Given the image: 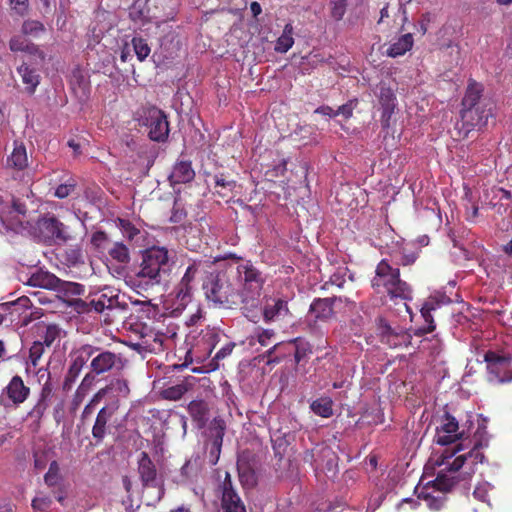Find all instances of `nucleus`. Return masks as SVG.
<instances>
[{"label": "nucleus", "instance_id": "obj_1", "mask_svg": "<svg viewBox=\"0 0 512 512\" xmlns=\"http://www.w3.org/2000/svg\"><path fill=\"white\" fill-rule=\"evenodd\" d=\"M232 278H234V267L232 266L209 273L203 282L206 298L224 308H233L240 305L242 307L243 302L239 289L234 287Z\"/></svg>", "mask_w": 512, "mask_h": 512}, {"label": "nucleus", "instance_id": "obj_2", "mask_svg": "<svg viewBox=\"0 0 512 512\" xmlns=\"http://www.w3.org/2000/svg\"><path fill=\"white\" fill-rule=\"evenodd\" d=\"M234 277L241 286L239 290L243 302L241 309L248 311L258 307L265 284L263 273L251 261H245L234 268Z\"/></svg>", "mask_w": 512, "mask_h": 512}, {"label": "nucleus", "instance_id": "obj_3", "mask_svg": "<svg viewBox=\"0 0 512 512\" xmlns=\"http://www.w3.org/2000/svg\"><path fill=\"white\" fill-rule=\"evenodd\" d=\"M171 270L169 252L164 247L153 246L142 254V261L135 273L139 284H159Z\"/></svg>", "mask_w": 512, "mask_h": 512}, {"label": "nucleus", "instance_id": "obj_4", "mask_svg": "<svg viewBox=\"0 0 512 512\" xmlns=\"http://www.w3.org/2000/svg\"><path fill=\"white\" fill-rule=\"evenodd\" d=\"M371 285L377 292L383 288L392 300H410L412 298L410 285L401 279L399 268L393 267L387 259H382L377 264Z\"/></svg>", "mask_w": 512, "mask_h": 512}, {"label": "nucleus", "instance_id": "obj_5", "mask_svg": "<svg viewBox=\"0 0 512 512\" xmlns=\"http://www.w3.org/2000/svg\"><path fill=\"white\" fill-rule=\"evenodd\" d=\"M450 303V298L445 295L430 296L423 303L420 310L425 325L415 329L414 335L422 337L433 332L436 328L435 318H442L446 314V310L449 308Z\"/></svg>", "mask_w": 512, "mask_h": 512}, {"label": "nucleus", "instance_id": "obj_6", "mask_svg": "<svg viewBox=\"0 0 512 512\" xmlns=\"http://www.w3.org/2000/svg\"><path fill=\"white\" fill-rule=\"evenodd\" d=\"M120 404L117 400L106 403L96 414L91 434L96 444H101L104 439L113 433L118 426L117 412Z\"/></svg>", "mask_w": 512, "mask_h": 512}, {"label": "nucleus", "instance_id": "obj_7", "mask_svg": "<svg viewBox=\"0 0 512 512\" xmlns=\"http://www.w3.org/2000/svg\"><path fill=\"white\" fill-rule=\"evenodd\" d=\"M463 450V444H458L454 449H446L436 460L435 464L437 466L447 465L445 469L441 470L437 477L430 483H428L427 486L432 488L434 492L445 494L452 490V488L458 483L459 477L455 474L457 472H450L449 471V465L451 464L449 462L450 459H452L455 454L459 451Z\"/></svg>", "mask_w": 512, "mask_h": 512}, {"label": "nucleus", "instance_id": "obj_8", "mask_svg": "<svg viewBox=\"0 0 512 512\" xmlns=\"http://www.w3.org/2000/svg\"><path fill=\"white\" fill-rule=\"evenodd\" d=\"M484 361L489 375L500 383L512 381V353L504 350H488Z\"/></svg>", "mask_w": 512, "mask_h": 512}, {"label": "nucleus", "instance_id": "obj_9", "mask_svg": "<svg viewBox=\"0 0 512 512\" xmlns=\"http://www.w3.org/2000/svg\"><path fill=\"white\" fill-rule=\"evenodd\" d=\"M98 350L91 358L90 369L93 374L102 375L108 372L119 373L124 370L128 364V359L123 353L109 350Z\"/></svg>", "mask_w": 512, "mask_h": 512}, {"label": "nucleus", "instance_id": "obj_10", "mask_svg": "<svg viewBox=\"0 0 512 512\" xmlns=\"http://www.w3.org/2000/svg\"><path fill=\"white\" fill-rule=\"evenodd\" d=\"M376 331L380 342L389 348L408 347L412 341V335L408 330L399 325H392L384 317L376 319Z\"/></svg>", "mask_w": 512, "mask_h": 512}, {"label": "nucleus", "instance_id": "obj_11", "mask_svg": "<svg viewBox=\"0 0 512 512\" xmlns=\"http://www.w3.org/2000/svg\"><path fill=\"white\" fill-rule=\"evenodd\" d=\"M142 125L146 126L148 136L152 141L165 142L169 136V122L167 115L161 109L152 106L144 110Z\"/></svg>", "mask_w": 512, "mask_h": 512}, {"label": "nucleus", "instance_id": "obj_12", "mask_svg": "<svg viewBox=\"0 0 512 512\" xmlns=\"http://www.w3.org/2000/svg\"><path fill=\"white\" fill-rule=\"evenodd\" d=\"M37 227L45 241L61 244L72 239L68 226L53 214L41 217L37 221Z\"/></svg>", "mask_w": 512, "mask_h": 512}, {"label": "nucleus", "instance_id": "obj_13", "mask_svg": "<svg viewBox=\"0 0 512 512\" xmlns=\"http://www.w3.org/2000/svg\"><path fill=\"white\" fill-rule=\"evenodd\" d=\"M138 474L143 488H156V500H161L165 493L163 480L158 475L154 462L145 451L140 453L138 459Z\"/></svg>", "mask_w": 512, "mask_h": 512}, {"label": "nucleus", "instance_id": "obj_14", "mask_svg": "<svg viewBox=\"0 0 512 512\" xmlns=\"http://www.w3.org/2000/svg\"><path fill=\"white\" fill-rule=\"evenodd\" d=\"M493 107V103H487L462 108L461 121L463 128H465V136H467L470 131L474 129L480 130L488 124L489 118L494 117Z\"/></svg>", "mask_w": 512, "mask_h": 512}, {"label": "nucleus", "instance_id": "obj_15", "mask_svg": "<svg viewBox=\"0 0 512 512\" xmlns=\"http://www.w3.org/2000/svg\"><path fill=\"white\" fill-rule=\"evenodd\" d=\"M463 434V432H459L457 419L445 411L436 428L435 442L441 446H447L461 439Z\"/></svg>", "mask_w": 512, "mask_h": 512}, {"label": "nucleus", "instance_id": "obj_16", "mask_svg": "<svg viewBox=\"0 0 512 512\" xmlns=\"http://www.w3.org/2000/svg\"><path fill=\"white\" fill-rule=\"evenodd\" d=\"M200 272V265L197 263L190 264L182 276L180 282L176 286V299L181 306H185L191 301L193 289Z\"/></svg>", "mask_w": 512, "mask_h": 512}, {"label": "nucleus", "instance_id": "obj_17", "mask_svg": "<svg viewBox=\"0 0 512 512\" xmlns=\"http://www.w3.org/2000/svg\"><path fill=\"white\" fill-rule=\"evenodd\" d=\"M377 98L382 108L380 121L382 126L387 128L397 106L396 94L392 87L381 81L378 85Z\"/></svg>", "mask_w": 512, "mask_h": 512}, {"label": "nucleus", "instance_id": "obj_18", "mask_svg": "<svg viewBox=\"0 0 512 512\" xmlns=\"http://www.w3.org/2000/svg\"><path fill=\"white\" fill-rule=\"evenodd\" d=\"M482 447L483 445L480 441L475 442L468 453L454 458L452 463L449 465V471L458 472L466 465L468 469L466 474L471 476L475 472L474 467L477 464L482 463L485 458L484 454L481 452Z\"/></svg>", "mask_w": 512, "mask_h": 512}, {"label": "nucleus", "instance_id": "obj_19", "mask_svg": "<svg viewBox=\"0 0 512 512\" xmlns=\"http://www.w3.org/2000/svg\"><path fill=\"white\" fill-rule=\"evenodd\" d=\"M98 350L96 346L92 345H83L78 350V356L73 360L69 369L65 375L63 388L70 389L73 383L76 381L78 376L80 375L86 361L90 359Z\"/></svg>", "mask_w": 512, "mask_h": 512}, {"label": "nucleus", "instance_id": "obj_20", "mask_svg": "<svg viewBox=\"0 0 512 512\" xmlns=\"http://www.w3.org/2000/svg\"><path fill=\"white\" fill-rule=\"evenodd\" d=\"M220 487L223 512H246L245 505L233 486L230 473H225V478Z\"/></svg>", "mask_w": 512, "mask_h": 512}, {"label": "nucleus", "instance_id": "obj_21", "mask_svg": "<svg viewBox=\"0 0 512 512\" xmlns=\"http://www.w3.org/2000/svg\"><path fill=\"white\" fill-rule=\"evenodd\" d=\"M262 314L267 323L286 318L290 314L287 300L277 296L266 297Z\"/></svg>", "mask_w": 512, "mask_h": 512}, {"label": "nucleus", "instance_id": "obj_22", "mask_svg": "<svg viewBox=\"0 0 512 512\" xmlns=\"http://www.w3.org/2000/svg\"><path fill=\"white\" fill-rule=\"evenodd\" d=\"M336 302H342V297L314 299L310 305L308 317H313L315 323L318 320L322 322L331 320L335 315L334 305Z\"/></svg>", "mask_w": 512, "mask_h": 512}, {"label": "nucleus", "instance_id": "obj_23", "mask_svg": "<svg viewBox=\"0 0 512 512\" xmlns=\"http://www.w3.org/2000/svg\"><path fill=\"white\" fill-rule=\"evenodd\" d=\"M3 395L15 407H19L30 396V388L19 375L13 376L3 389Z\"/></svg>", "mask_w": 512, "mask_h": 512}, {"label": "nucleus", "instance_id": "obj_24", "mask_svg": "<svg viewBox=\"0 0 512 512\" xmlns=\"http://www.w3.org/2000/svg\"><path fill=\"white\" fill-rule=\"evenodd\" d=\"M239 481L244 489H252L257 485L255 461L248 453H242L237 459Z\"/></svg>", "mask_w": 512, "mask_h": 512}, {"label": "nucleus", "instance_id": "obj_25", "mask_svg": "<svg viewBox=\"0 0 512 512\" xmlns=\"http://www.w3.org/2000/svg\"><path fill=\"white\" fill-rule=\"evenodd\" d=\"M168 339L167 335L152 327L150 332L141 341L132 343V347L137 351H147L151 353H158L164 350V342Z\"/></svg>", "mask_w": 512, "mask_h": 512}, {"label": "nucleus", "instance_id": "obj_26", "mask_svg": "<svg viewBox=\"0 0 512 512\" xmlns=\"http://www.w3.org/2000/svg\"><path fill=\"white\" fill-rule=\"evenodd\" d=\"M225 430H226V423L222 418L216 417L212 420L210 427H209V433H210V442H211L210 455L214 456V460H213L214 464L219 459V455H220L222 444H223V438L225 435Z\"/></svg>", "mask_w": 512, "mask_h": 512}, {"label": "nucleus", "instance_id": "obj_27", "mask_svg": "<svg viewBox=\"0 0 512 512\" xmlns=\"http://www.w3.org/2000/svg\"><path fill=\"white\" fill-rule=\"evenodd\" d=\"M195 177V171L189 160H180L173 166L169 176L172 184H185L191 182Z\"/></svg>", "mask_w": 512, "mask_h": 512}, {"label": "nucleus", "instance_id": "obj_28", "mask_svg": "<svg viewBox=\"0 0 512 512\" xmlns=\"http://www.w3.org/2000/svg\"><path fill=\"white\" fill-rule=\"evenodd\" d=\"M25 283L29 286L55 291L59 284V278L49 271L39 269L32 273Z\"/></svg>", "mask_w": 512, "mask_h": 512}, {"label": "nucleus", "instance_id": "obj_29", "mask_svg": "<svg viewBox=\"0 0 512 512\" xmlns=\"http://www.w3.org/2000/svg\"><path fill=\"white\" fill-rule=\"evenodd\" d=\"M52 394V386L48 381L43 385L39 398L33 408L27 413V417L39 422L49 407L48 400Z\"/></svg>", "mask_w": 512, "mask_h": 512}, {"label": "nucleus", "instance_id": "obj_30", "mask_svg": "<svg viewBox=\"0 0 512 512\" xmlns=\"http://www.w3.org/2000/svg\"><path fill=\"white\" fill-rule=\"evenodd\" d=\"M9 48L13 52H26L30 55L37 56L40 60L45 59V54L37 45L29 42L22 36H14L9 41Z\"/></svg>", "mask_w": 512, "mask_h": 512}, {"label": "nucleus", "instance_id": "obj_31", "mask_svg": "<svg viewBox=\"0 0 512 512\" xmlns=\"http://www.w3.org/2000/svg\"><path fill=\"white\" fill-rule=\"evenodd\" d=\"M111 400H117L120 404L121 398H127L130 394L128 381L125 378H113L104 387Z\"/></svg>", "mask_w": 512, "mask_h": 512}, {"label": "nucleus", "instance_id": "obj_32", "mask_svg": "<svg viewBox=\"0 0 512 512\" xmlns=\"http://www.w3.org/2000/svg\"><path fill=\"white\" fill-rule=\"evenodd\" d=\"M187 410L193 421L198 424L199 428L205 426L209 415V406L206 401L202 399L192 400L187 405Z\"/></svg>", "mask_w": 512, "mask_h": 512}, {"label": "nucleus", "instance_id": "obj_33", "mask_svg": "<svg viewBox=\"0 0 512 512\" xmlns=\"http://www.w3.org/2000/svg\"><path fill=\"white\" fill-rule=\"evenodd\" d=\"M482 93L483 87L481 84L475 81L470 82L462 99V108L491 103L490 101L481 100Z\"/></svg>", "mask_w": 512, "mask_h": 512}, {"label": "nucleus", "instance_id": "obj_34", "mask_svg": "<svg viewBox=\"0 0 512 512\" xmlns=\"http://www.w3.org/2000/svg\"><path fill=\"white\" fill-rule=\"evenodd\" d=\"M55 291L58 292L59 297L66 303L68 299H74L75 296L83 295L85 293V286L76 282L63 281L59 278V284H57Z\"/></svg>", "mask_w": 512, "mask_h": 512}, {"label": "nucleus", "instance_id": "obj_35", "mask_svg": "<svg viewBox=\"0 0 512 512\" xmlns=\"http://www.w3.org/2000/svg\"><path fill=\"white\" fill-rule=\"evenodd\" d=\"M430 487L426 486L419 494L418 498L422 499L426 506L432 511H440L446 504L447 497L445 494H440L432 490L429 492Z\"/></svg>", "mask_w": 512, "mask_h": 512}, {"label": "nucleus", "instance_id": "obj_36", "mask_svg": "<svg viewBox=\"0 0 512 512\" xmlns=\"http://www.w3.org/2000/svg\"><path fill=\"white\" fill-rule=\"evenodd\" d=\"M193 387V383L190 382L188 379H185L184 381L169 386L165 389H163L160 392V395L163 399L169 400V401H178L180 400L189 390H191Z\"/></svg>", "mask_w": 512, "mask_h": 512}, {"label": "nucleus", "instance_id": "obj_37", "mask_svg": "<svg viewBox=\"0 0 512 512\" xmlns=\"http://www.w3.org/2000/svg\"><path fill=\"white\" fill-rule=\"evenodd\" d=\"M17 72L22 78V82L26 85L25 89L29 94H33L40 83V76L36 71L30 68L26 63H22Z\"/></svg>", "mask_w": 512, "mask_h": 512}, {"label": "nucleus", "instance_id": "obj_38", "mask_svg": "<svg viewBox=\"0 0 512 512\" xmlns=\"http://www.w3.org/2000/svg\"><path fill=\"white\" fill-rule=\"evenodd\" d=\"M7 164L17 170H23L28 166L26 147L23 143H14V149L7 159Z\"/></svg>", "mask_w": 512, "mask_h": 512}, {"label": "nucleus", "instance_id": "obj_39", "mask_svg": "<svg viewBox=\"0 0 512 512\" xmlns=\"http://www.w3.org/2000/svg\"><path fill=\"white\" fill-rule=\"evenodd\" d=\"M413 36L411 33H407L399 37L394 43H392L387 49V55L392 58L404 55L407 51L413 47Z\"/></svg>", "mask_w": 512, "mask_h": 512}, {"label": "nucleus", "instance_id": "obj_40", "mask_svg": "<svg viewBox=\"0 0 512 512\" xmlns=\"http://www.w3.org/2000/svg\"><path fill=\"white\" fill-rule=\"evenodd\" d=\"M219 335L214 330L207 329L206 331H202L200 338L197 341L196 347H202V357H208L211 355L213 349L218 343Z\"/></svg>", "mask_w": 512, "mask_h": 512}, {"label": "nucleus", "instance_id": "obj_41", "mask_svg": "<svg viewBox=\"0 0 512 512\" xmlns=\"http://www.w3.org/2000/svg\"><path fill=\"white\" fill-rule=\"evenodd\" d=\"M300 339L296 338L291 342H288L286 344L283 343H277L274 346H272L269 350H267V356L270 358L272 354L280 347L284 346L286 348H294V358L296 363H300V361L307 355V348L303 345L299 344Z\"/></svg>", "mask_w": 512, "mask_h": 512}, {"label": "nucleus", "instance_id": "obj_42", "mask_svg": "<svg viewBox=\"0 0 512 512\" xmlns=\"http://www.w3.org/2000/svg\"><path fill=\"white\" fill-rule=\"evenodd\" d=\"M312 412L320 417L329 418L333 415V401L329 397H321L310 404Z\"/></svg>", "mask_w": 512, "mask_h": 512}, {"label": "nucleus", "instance_id": "obj_43", "mask_svg": "<svg viewBox=\"0 0 512 512\" xmlns=\"http://www.w3.org/2000/svg\"><path fill=\"white\" fill-rule=\"evenodd\" d=\"M294 44L293 26L287 23L284 26L281 36L277 39L275 44V51L279 53H286Z\"/></svg>", "mask_w": 512, "mask_h": 512}, {"label": "nucleus", "instance_id": "obj_44", "mask_svg": "<svg viewBox=\"0 0 512 512\" xmlns=\"http://www.w3.org/2000/svg\"><path fill=\"white\" fill-rule=\"evenodd\" d=\"M215 193L222 197H231L236 187L235 180H227L223 174L215 176Z\"/></svg>", "mask_w": 512, "mask_h": 512}, {"label": "nucleus", "instance_id": "obj_45", "mask_svg": "<svg viewBox=\"0 0 512 512\" xmlns=\"http://www.w3.org/2000/svg\"><path fill=\"white\" fill-rule=\"evenodd\" d=\"M109 256L121 264H127L130 261V252L126 245L121 242H115L108 251Z\"/></svg>", "mask_w": 512, "mask_h": 512}, {"label": "nucleus", "instance_id": "obj_46", "mask_svg": "<svg viewBox=\"0 0 512 512\" xmlns=\"http://www.w3.org/2000/svg\"><path fill=\"white\" fill-rule=\"evenodd\" d=\"M149 0H135L130 8V16L133 20L145 21L150 19V9L147 7Z\"/></svg>", "mask_w": 512, "mask_h": 512}, {"label": "nucleus", "instance_id": "obj_47", "mask_svg": "<svg viewBox=\"0 0 512 512\" xmlns=\"http://www.w3.org/2000/svg\"><path fill=\"white\" fill-rule=\"evenodd\" d=\"M328 6L330 17L335 21H340L346 14L348 0H329Z\"/></svg>", "mask_w": 512, "mask_h": 512}, {"label": "nucleus", "instance_id": "obj_48", "mask_svg": "<svg viewBox=\"0 0 512 512\" xmlns=\"http://www.w3.org/2000/svg\"><path fill=\"white\" fill-rule=\"evenodd\" d=\"M131 44L137 59L140 62L144 61L149 56L151 48L149 47L147 40L142 37H133Z\"/></svg>", "mask_w": 512, "mask_h": 512}, {"label": "nucleus", "instance_id": "obj_49", "mask_svg": "<svg viewBox=\"0 0 512 512\" xmlns=\"http://www.w3.org/2000/svg\"><path fill=\"white\" fill-rule=\"evenodd\" d=\"M151 328V325L137 319L129 323L130 337H135L137 341H141L150 332Z\"/></svg>", "mask_w": 512, "mask_h": 512}, {"label": "nucleus", "instance_id": "obj_50", "mask_svg": "<svg viewBox=\"0 0 512 512\" xmlns=\"http://www.w3.org/2000/svg\"><path fill=\"white\" fill-rule=\"evenodd\" d=\"M464 189H465L464 200L467 202L465 205L466 220L473 222L478 217L479 207H478L477 203L472 199V192H471L470 188L465 187Z\"/></svg>", "mask_w": 512, "mask_h": 512}, {"label": "nucleus", "instance_id": "obj_51", "mask_svg": "<svg viewBox=\"0 0 512 512\" xmlns=\"http://www.w3.org/2000/svg\"><path fill=\"white\" fill-rule=\"evenodd\" d=\"M60 336V329L55 324H50L46 327L44 334L41 336V339L38 340L41 344H43L46 348H50L53 343Z\"/></svg>", "mask_w": 512, "mask_h": 512}, {"label": "nucleus", "instance_id": "obj_52", "mask_svg": "<svg viewBox=\"0 0 512 512\" xmlns=\"http://www.w3.org/2000/svg\"><path fill=\"white\" fill-rule=\"evenodd\" d=\"M45 31V26L38 20H25L21 27V32L24 35L37 36Z\"/></svg>", "mask_w": 512, "mask_h": 512}, {"label": "nucleus", "instance_id": "obj_53", "mask_svg": "<svg viewBox=\"0 0 512 512\" xmlns=\"http://www.w3.org/2000/svg\"><path fill=\"white\" fill-rule=\"evenodd\" d=\"M90 312L95 311L97 313L104 312L105 309L112 308V299L102 294L97 300L92 299L89 301Z\"/></svg>", "mask_w": 512, "mask_h": 512}, {"label": "nucleus", "instance_id": "obj_54", "mask_svg": "<svg viewBox=\"0 0 512 512\" xmlns=\"http://www.w3.org/2000/svg\"><path fill=\"white\" fill-rule=\"evenodd\" d=\"M187 217V212L184 209L181 201L176 199L172 208V213L169 221L174 224L182 223Z\"/></svg>", "mask_w": 512, "mask_h": 512}, {"label": "nucleus", "instance_id": "obj_55", "mask_svg": "<svg viewBox=\"0 0 512 512\" xmlns=\"http://www.w3.org/2000/svg\"><path fill=\"white\" fill-rule=\"evenodd\" d=\"M64 259L70 266H76L83 263V253L79 247H72L65 251Z\"/></svg>", "mask_w": 512, "mask_h": 512}, {"label": "nucleus", "instance_id": "obj_56", "mask_svg": "<svg viewBox=\"0 0 512 512\" xmlns=\"http://www.w3.org/2000/svg\"><path fill=\"white\" fill-rule=\"evenodd\" d=\"M45 346L38 340L34 341L29 349V361L32 366L36 367L39 364V360L45 352Z\"/></svg>", "mask_w": 512, "mask_h": 512}, {"label": "nucleus", "instance_id": "obj_57", "mask_svg": "<svg viewBox=\"0 0 512 512\" xmlns=\"http://www.w3.org/2000/svg\"><path fill=\"white\" fill-rule=\"evenodd\" d=\"M8 4L13 13L18 16L24 17L29 13V0H8Z\"/></svg>", "mask_w": 512, "mask_h": 512}, {"label": "nucleus", "instance_id": "obj_58", "mask_svg": "<svg viewBox=\"0 0 512 512\" xmlns=\"http://www.w3.org/2000/svg\"><path fill=\"white\" fill-rule=\"evenodd\" d=\"M119 227L123 233V235L129 240H133L135 236H137L140 231L135 227L133 223L126 219H119Z\"/></svg>", "mask_w": 512, "mask_h": 512}, {"label": "nucleus", "instance_id": "obj_59", "mask_svg": "<svg viewBox=\"0 0 512 512\" xmlns=\"http://www.w3.org/2000/svg\"><path fill=\"white\" fill-rule=\"evenodd\" d=\"M66 304L79 314L90 312L89 302L84 301L81 298L68 299L66 300Z\"/></svg>", "mask_w": 512, "mask_h": 512}, {"label": "nucleus", "instance_id": "obj_60", "mask_svg": "<svg viewBox=\"0 0 512 512\" xmlns=\"http://www.w3.org/2000/svg\"><path fill=\"white\" fill-rule=\"evenodd\" d=\"M76 184L74 181L60 184L55 189L54 195L59 199H64L68 197L75 189Z\"/></svg>", "mask_w": 512, "mask_h": 512}, {"label": "nucleus", "instance_id": "obj_61", "mask_svg": "<svg viewBox=\"0 0 512 512\" xmlns=\"http://www.w3.org/2000/svg\"><path fill=\"white\" fill-rule=\"evenodd\" d=\"M275 337V332L272 329H262L257 334V341L261 346H268L271 344L272 339Z\"/></svg>", "mask_w": 512, "mask_h": 512}, {"label": "nucleus", "instance_id": "obj_62", "mask_svg": "<svg viewBox=\"0 0 512 512\" xmlns=\"http://www.w3.org/2000/svg\"><path fill=\"white\" fill-rule=\"evenodd\" d=\"M51 503H52L51 499L47 496H44V497H35L32 500L31 505L34 510L46 511L50 507Z\"/></svg>", "mask_w": 512, "mask_h": 512}, {"label": "nucleus", "instance_id": "obj_63", "mask_svg": "<svg viewBox=\"0 0 512 512\" xmlns=\"http://www.w3.org/2000/svg\"><path fill=\"white\" fill-rule=\"evenodd\" d=\"M418 259V254L415 252H411L408 254H402L400 258L396 261L397 266H409L413 265Z\"/></svg>", "mask_w": 512, "mask_h": 512}, {"label": "nucleus", "instance_id": "obj_64", "mask_svg": "<svg viewBox=\"0 0 512 512\" xmlns=\"http://www.w3.org/2000/svg\"><path fill=\"white\" fill-rule=\"evenodd\" d=\"M96 376L97 375L93 374L92 371L87 373L78 386V389L87 393L88 390L93 386Z\"/></svg>", "mask_w": 512, "mask_h": 512}]
</instances>
